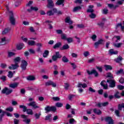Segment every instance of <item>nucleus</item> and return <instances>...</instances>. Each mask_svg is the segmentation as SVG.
Instances as JSON below:
<instances>
[{
  "label": "nucleus",
  "mask_w": 124,
  "mask_h": 124,
  "mask_svg": "<svg viewBox=\"0 0 124 124\" xmlns=\"http://www.w3.org/2000/svg\"><path fill=\"white\" fill-rule=\"evenodd\" d=\"M77 87L78 88H81V87H82V88L85 89V88H87V87H88V85H87V84L86 83L82 84L81 83H79L78 84Z\"/></svg>",
  "instance_id": "obj_23"
},
{
  "label": "nucleus",
  "mask_w": 124,
  "mask_h": 124,
  "mask_svg": "<svg viewBox=\"0 0 124 124\" xmlns=\"http://www.w3.org/2000/svg\"><path fill=\"white\" fill-rule=\"evenodd\" d=\"M13 70H15V69H16L19 67L18 64L15 63V64H11Z\"/></svg>",
  "instance_id": "obj_39"
},
{
  "label": "nucleus",
  "mask_w": 124,
  "mask_h": 124,
  "mask_svg": "<svg viewBox=\"0 0 124 124\" xmlns=\"http://www.w3.org/2000/svg\"><path fill=\"white\" fill-rule=\"evenodd\" d=\"M27 79L28 80V81H34V80H35V77L33 76H29L27 77Z\"/></svg>",
  "instance_id": "obj_28"
},
{
  "label": "nucleus",
  "mask_w": 124,
  "mask_h": 124,
  "mask_svg": "<svg viewBox=\"0 0 124 124\" xmlns=\"http://www.w3.org/2000/svg\"><path fill=\"white\" fill-rule=\"evenodd\" d=\"M78 28H79V29H85V26L83 24H78L77 25Z\"/></svg>",
  "instance_id": "obj_49"
},
{
  "label": "nucleus",
  "mask_w": 124,
  "mask_h": 124,
  "mask_svg": "<svg viewBox=\"0 0 124 124\" xmlns=\"http://www.w3.org/2000/svg\"><path fill=\"white\" fill-rule=\"evenodd\" d=\"M5 41H6L5 38H2L1 41L0 42V45H4L5 44Z\"/></svg>",
  "instance_id": "obj_41"
},
{
  "label": "nucleus",
  "mask_w": 124,
  "mask_h": 124,
  "mask_svg": "<svg viewBox=\"0 0 124 124\" xmlns=\"http://www.w3.org/2000/svg\"><path fill=\"white\" fill-rule=\"evenodd\" d=\"M9 21L11 25H13V26L15 25L16 19L14 17V14H13V12H10Z\"/></svg>",
  "instance_id": "obj_4"
},
{
  "label": "nucleus",
  "mask_w": 124,
  "mask_h": 124,
  "mask_svg": "<svg viewBox=\"0 0 124 124\" xmlns=\"http://www.w3.org/2000/svg\"><path fill=\"white\" fill-rule=\"evenodd\" d=\"M23 47H24V44H19L16 46V48L18 50H22Z\"/></svg>",
  "instance_id": "obj_31"
},
{
  "label": "nucleus",
  "mask_w": 124,
  "mask_h": 124,
  "mask_svg": "<svg viewBox=\"0 0 124 124\" xmlns=\"http://www.w3.org/2000/svg\"><path fill=\"white\" fill-rule=\"evenodd\" d=\"M64 89L65 90H68V89L69 88V84H68V83H64Z\"/></svg>",
  "instance_id": "obj_52"
},
{
  "label": "nucleus",
  "mask_w": 124,
  "mask_h": 124,
  "mask_svg": "<svg viewBox=\"0 0 124 124\" xmlns=\"http://www.w3.org/2000/svg\"><path fill=\"white\" fill-rule=\"evenodd\" d=\"M48 55H49V51L47 50H45L43 56L44 58H47Z\"/></svg>",
  "instance_id": "obj_35"
},
{
  "label": "nucleus",
  "mask_w": 124,
  "mask_h": 124,
  "mask_svg": "<svg viewBox=\"0 0 124 124\" xmlns=\"http://www.w3.org/2000/svg\"><path fill=\"white\" fill-rule=\"evenodd\" d=\"M46 15H48V16H53L54 15V13L53 12V11L49 10L46 12Z\"/></svg>",
  "instance_id": "obj_43"
},
{
  "label": "nucleus",
  "mask_w": 124,
  "mask_h": 124,
  "mask_svg": "<svg viewBox=\"0 0 124 124\" xmlns=\"http://www.w3.org/2000/svg\"><path fill=\"white\" fill-rule=\"evenodd\" d=\"M64 0H58L55 3L56 5H62L64 6Z\"/></svg>",
  "instance_id": "obj_17"
},
{
  "label": "nucleus",
  "mask_w": 124,
  "mask_h": 124,
  "mask_svg": "<svg viewBox=\"0 0 124 124\" xmlns=\"http://www.w3.org/2000/svg\"><path fill=\"white\" fill-rule=\"evenodd\" d=\"M18 85H19L18 82H14L9 84V87L11 88L12 89H16V88L18 87Z\"/></svg>",
  "instance_id": "obj_16"
},
{
  "label": "nucleus",
  "mask_w": 124,
  "mask_h": 124,
  "mask_svg": "<svg viewBox=\"0 0 124 124\" xmlns=\"http://www.w3.org/2000/svg\"><path fill=\"white\" fill-rule=\"evenodd\" d=\"M20 109H23V112H26L27 111V107L24 105H20L19 106Z\"/></svg>",
  "instance_id": "obj_37"
},
{
  "label": "nucleus",
  "mask_w": 124,
  "mask_h": 124,
  "mask_svg": "<svg viewBox=\"0 0 124 124\" xmlns=\"http://www.w3.org/2000/svg\"><path fill=\"white\" fill-rule=\"evenodd\" d=\"M33 3V2L31 0H30L28 2V3L26 4V6L30 7Z\"/></svg>",
  "instance_id": "obj_63"
},
{
  "label": "nucleus",
  "mask_w": 124,
  "mask_h": 124,
  "mask_svg": "<svg viewBox=\"0 0 124 124\" xmlns=\"http://www.w3.org/2000/svg\"><path fill=\"white\" fill-rule=\"evenodd\" d=\"M106 78H109V79H114V77L112 75V73L108 72L107 73Z\"/></svg>",
  "instance_id": "obj_27"
},
{
  "label": "nucleus",
  "mask_w": 124,
  "mask_h": 124,
  "mask_svg": "<svg viewBox=\"0 0 124 124\" xmlns=\"http://www.w3.org/2000/svg\"><path fill=\"white\" fill-rule=\"evenodd\" d=\"M55 6V4L52 0H47V4L46 5V7L47 8H49V9H52L54 8Z\"/></svg>",
  "instance_id": "obj_10"
},
{
  "label": "nucleus",
  "mask_w": 124,
  "mask_h": 124,
  "mask_svg": "<svg viewBox=\"0 0 124 124\" xmlns=\"http://www.w3.org/2000/svg\"><path fill=\"white\" fill-rule=\"evenodd\" d=\"M81 9H82V7H81V6H78L75 7L73 10V12H76L78 10H81Z\"/></svg>",
  "instance_id": "obj_34"
},
{
  "label": "nucleus",
  "mask_w": 124,
  "mask_h": 124,
  "mask_svg": "<svg viewBox=\"0 0 124 124\" xmlns=\"http://www.w3.org/2000/svg\"><path fill=\"white\" fill-rule=\"evenodd\" d=\"M93 112L95 114H96L97 115H101V114H102V112L101 111V110H100V109H98L96 108H95L93 109Z\"/></svg>",
  "instance_id": "obj_19"
},
{
  "label": "nucleus",
  "mask_w": 124,
  "mask_h": 124,
  "mask_svg": "<svg viewBox=\"0 0 124 124\" xmlns=\"http://www.w3.org/2000/svg\"><path fill=\"white\" fill-rule=\"evenodd\" d=\"M105 120L107 123H108V124H114V120L110 116L107 117Z\"/></svg>",
  "instance_id": "obj_14"
},
{
  "label": "nucleus",
  "mask_w": 124,
  "mask_h": 124,
  "mask_svg": "<svg viewBox=\"0 0 124 124\" xmlns=\"http://www.w3.org/2000/svg\"><path fill=\"white\" fill-rule=\"evenodd\" d=\"M83 55L85 58H87V57H88V56H90V52L88 51H85L83 53Z\"/></svg>",
  "instance_id": "obj_56"
},
{
  "label": "nucleus",
  "mask_w": 124,
  "mask_h": 124,
  "mask_svg": "<svg viewBox=\"0 0 124 124\" xmlns=\"http://www.w3.org/2000/svg\"><path fill=\"white\" fill-rule=\"evenodd\" d=\"M28 44L29 46H33L35 45V41L32 40L29 41Z\"/></svg>",
  "instance_id": "obj_32"
},
{
  "label": "nucleus",
  "mask_w": 124,
  "mask_h": 124,
  "mask_svg": "<svg viewBox=\"0 0 124 124\" xmlns=\"http://www.w3.org/2000/svg\"><path fill=\"white\" fill-rule=\"evenodd\" d=\"M107 82L109 84L108 87L109 88H115L116 87V80L114 78H108L107 80Z\"/></svg>",
  "instance_id": "obj_3"
},
{
  "label": "nucleus",
  "mask_w": 124,
  "mask_h": 124,
  "mask_svg": "<svg viewBox=\"0 0 124 124\" xmlns=\"http://www.w3.org/2000/svg\"><path fill=\"white\" fill-rule=\"evenodd\" d=\"M13 110H14V108L12 107H9L6 108V111H8V112H13Z\"/></svg>",
  "instance_id": "obj_57"
},
{
  "label": "nucleus",
  "mask_w": 124,
  "mask_h": 124,
  "mask_svg": "<svg viewBox=\"0 0 124 124\" xmlns=\"http://www.w3.org/2000/svg\"><path fill=\"white\" fill-rule=\"evenodd\" d=\"M69 48L70 47L68 44H65L63 45L62 47L60 48V50H61V51H63V50H68Z\"/></svg>",
  "instance_id": "obj_20"
},
{
  "label": "nucleus",
  "mask_w": 124,
  "mask_h": 124,
  "mask_svg": "<svg viewBox=\"0 0 124 124\" xmlns=\"http://www.w3.org/2000/svg\"><path fill=\"white\" fill-rule=\"evenodd\" d=\"M14 61L15 63L18 64L19 63H20V62H21V58L20 57H17L14 60Z\"/></svg>",
  "instance_id": "obj_22"
},
{
  "label": "nucleus",
  "mask_w": 124,
  "mask_h": 124,
  "mask_svg": "<svg viewBox=\"0 0 124 124\" xmlns=\"http://www.w3.org/2000/svg\"><path fill=\"white\" fill-rule=\"evenodd\" d=\"M27 66H28V62L26 60H22L20 64V67H21L22 70H26Z\"/></svg>",
  "instance_id": "obj_9"
},
{
  "label": "nucleus",
  "mask_w": 124,
  "mask_h": 124,
  "mask_svg": "<svg viewBox=\"0 0 124 124\" xmlns=\"http://www.w3.org/2000/svg\"><path fill=\"white\" fill-rule=\"evenodd\" d=\"M62 62H68L69 60H68V59H67L66 56H64L62 58Z\"/></svg>",
  "instance_id": "obj_40"
},
{
  "label": "nucleus",
  "mask_w": 124,
  "mask_h": 124,
  "mask_svg": "<svg viewBox=\"0 0 124 124\" xmlns=\"http://www.w3.org/2000/svg\"><path fill=\"white\" fill-rule=\"evenodd\" d=\"M108 54L112 56V55H117L118 54V51H114V49H110L108 51Z\"/></svg>",
  "instance_id": "obj_21"
},
{
  "label": "nucleus",
  "mask_w": 124,
  "mask_h": 124,
  "mask_svg": "<svg viewBox=\"0 0 124 124\" xmlns=\"http://www.w3.org/2000/svg\"><path fill=\"white\" fill-rule=\"evenodd\" d=\"M13 92L12 90H9L8 88L5 87L1 91V93L3 94H5L6 95H8Z\"/></svg>",
  "instance_id": "obj_6"
},
{
  "label": "nucleus",
  "mask_w": 124,
  "mask_h": 124,
  "mask_svg": "<svg viewBox=\"0 0 124 124\" xmlns=\"http://www.w3.org/2000/svg\"><path fill=\"white\" fill-rule=\"evenodd\" d=\"M10 31V29L9 28H5L3 31L2 32V34L4 35V34H6V33H8L9 31Z\"/></svg>",
  "instance_id": "obj_30"
},
{
  "label": "nucleus",
  "mask_w": 124,
  "mask_h": 124,
  "mask_svg": "<svg viewBox=\"0 0 124 124\" xmlns=\"http://www.w3.org/2000/svg\"><path fill=\"white\" fill-rule=\"evenodd\" d=\"M117 88L120 91H123V90H124V86L121 85H119L117 86Z\"/></svg>",
  "instance_id": "obj_50"
},
{
  "label": "nucleus",
  "mask_w": 124,
  "mask_h": 124,
  "mask_svg": "<svg viewBox=\"0 0 124 124\" xmlns=\"http://www.w3.org/2000/svg\"><path fill=\"white\" fill-rule=\"evenodd\" d=\"M51 118H52V114H49L46 116L45 120V121H49V122H51L52 119Z\"/></svg>",
  "instance_id": "obj_24"
},
{
  "label": "nucleus",
  "mask_w": 124,
  "mask_h": 124,
  "mask_svg": "<svg viewBox=\"0 0 124 124\" xmlns=\"http://www.w3.org/2000/svg\"><path fill=\"white\" fill-rule=\"evenodd\" d=\"M40 116H41V112H40L39 113H36L34 115L36 120L39 119L40 118Z\"/></svg>",
  "instance_id": "obj_38"
},
{
  "label": "nucleus",
  "mask_w": 124,
  "mask_h": 124,
  "mask_svg": "<svg viewBox=\"0 0 124 124\" xmlns=\"http://www.w3.org/2000/svg\"><path fill=\"white\" fill-rule=\"evenodd\" d=\"M87 72L89 75H92V74H93L95 77H98V72L94 69L92 70L91 71L87 70Z\"/></svg>",
  "instance_id": "obj_13"
},
{
  "label": "nucleus",
  "mask_w": 124,
  "mask_h": 124,
  "mask_svg": "<svg viewBox=\"0 0 124 124\" xmlns=\"http://www.w3.org/2000/svg\"><path fill=\"white\" fill-rule=\"evenodd\" d=\"M122 61H123V57L121 56H118V57L115 60V62H120Z\"/></svg>",
  "instance_id": "obj_36"
},
{
  "label": "nucleus",
  "mask_w": 124,
  "mask_h": 124,
  "mask_svg": "<svg viewBox=\"0 0 124 124\" xmlns=\"http://www.w3.org/2000/svg\"><path fill=\"white\" fill-rule=\"evenodd\" d=\"M19 123H20V120L15 118L14 119V124H19Z\"/></svg>",
  "instance_id": "obj_58"
},
{
  "label": "nucleus",
  "mask_w": 124,
  "mask_h": 124,
  "mask_svg": "<svg viewBox=\"0 0 124 124\" xmlns=\"http://www.w3.org/2000/svg\"><path fill=\"white\" fill-rule=\"evenodd\" d=\"M52 99H53L54 101H60L61 99L59 97H53Z\"/></svg>",
  "instance_id": "obj_51"
},
{
  "label": "nucleus",
  "mask_w": 124,
  "mask_h": 124,
  "mask_svg": "<svg viewBox=\"0 0 124 124\" xmlns=\"http://www.w3.org/2000/svg\"><path fill=\"white\" fill-rule=\"evenodd\" d=\"M106 21V18H103L102 19V21L99 22L97 25L99 27V28H101V29H103L104 28V26L105 25V22Z\"/></svg>",
  "instance_id": "obj_11"
},
{
  "label": "nucleus",
  "mask_w": 124,
  "mask_h": 124,
  "mask_svg": "<svg viewBox=\"0 0 124 124\" xmlns=\"http://www.w3.org/2000/svg\"><path fill=\"white\" fill-rule=\"evenodd\" d=\"M89 17H90V18H91V19H94V18H95V17H96V15L95 14L91 13V14L89 15Z\"/></svg>",
  "instance_id": "obj_48"
},
{
  "label": "nucleus",
  "mask_w": 124,
  "mask_h": 124,
  "mask_svg": "<svg viewBox=\"0 0 124 124\" xmlns=\"http://www.w3.org/2000/svg\"><path fill=\"white\" fill-rule=\"evenodd\" d=\"M13 72H12V71H10L8 72V74L7 75L8 77H9V78H12V77H13Z\"/></svg>",
  "instance_id": "obj_44"
},
{
  "label": "nucleus",
  "mask_w": 124,
  "mask_h": 124,
  "mask_svg": "<svg viewBox=\"0 0 124 124\" xmlns=\"http://www.w3.org/2000/svg\"><path fill=\"white\" fill-rule=\"evenodd\" d=\"M28 106H31L34 109H37L39 108L37 105H36V103L35 101L31 102L30 103L28 104Z\"/></svg>",
  "instance_id": "obj_15"
},
{
  "label": "nucleus",
  "mask_w": 124,
  "mask_h": 124,
  "mask_svg": "<svg viewBox=\"0 0 124 124\" xmlns=\"http://www.w3.org/2000/svg\"><path fill=\"white\" fill-rule=\"evenodd\" d=\"M16 54L13 52H9L8 53V58H11V57H13V56H15Z\"/></svg>",
  "instance_id": "obj_42"
},
{
  "label": "nucleus",
  "mask_w": 124,
  "mask_h": 124,
  "mask_svg": "<svg viewBox=\"0 0 124 124\" xmlns=\"http://www.w3.org/2000/svg\"><path fill=\"white\" fill-rule=\"evenodd\" d=\"M26 112L28 115H33V111L31 109H27Z\"/></svg>",
  "instance_id": "obj_33"
},
{
  "label": "nucleus",
  "mask_w": 124,
  "mask_h": 124,
  "mask_svg": "<svg viewBox=\"0 0 124 124\" xmlns=\"http://www.w3.org/2000/svg\"><path fill=\"white\" fill-rule=\"evenodd\" d=\"M45 110L46 113H49V112H56L57 111V107L55 106H47L45 108Z\"/></svg>",
  "instance_id": "obj_2"
},
{
  "label": "nucleus",
  "mask_w": 124,
  "mask_h": 124,
  "mask_svg": "<svg viewBox=\"0 0 124 124\" xmlns=\"http://www.w3.org/2000/svg\"><path fill=\"white\" fill-rule=\"evenodd\" d=\"M123 108H124V103L122 104H119L118 106V109H116L114 111V113L117 116V117H121V115H120V111H122L123 110Z\"/></svg>",
  "instance_id": "obj_1"
},
{
  "label": "nucleus",
  "mask_w": 124,
  "mask_h": 124,
  "mask_svg": "<svg viewBox=\"0 0 124 124\" xmlns=\"http://www.w3.org/2000/svg\"><path fill=\"white\" fill-rule=\"evenodd\" d=\"M0 67H1V68H3V69H4L7 67V65L6 64L2 63L0 64Z\"/></svg>",
  "instance_id": "obj_54"
},
{
  "label": "nucleus",
  "mask_w": 124,
  "mask_h": 124,
  "mask_svg": "<svg viewBox=\"0 0 124 124\" xmlns=\"http://www.w3.org/2000/svg\"><path fill=\"white\" fill-rule=\"evenodd\" d=\"M45 85L46 87H48V86H52L53 88H56V87H57V83L53 82L52 80H48L47 82H46Z\"/></svg>",
  "instance_id": "obj_12"
},
{
  "label": "nucleus",
  "mask_w": 124,
  "mask_h": 124,
  "mask_svg": "<svg viewBox=\"0 0 124 124\" xmlns=\"http://www.w3.org/2000/svg\"><path fill=\"white\" fill-rule=\"evenodd\" d=\"M62 56L60 54V52L56 51L55 52V55H54L52 56V60L53 62H56L57 61L58 59H61L62 58Z\"/></svg>",
  "instance_id": "obj_5"
},
{
  "label": "nucleus",
  "mask_w": 124,
  "mask_h": 124,
  "mask_svg": "<svg viewBox=\"0 0 124 124\" xmlns=\"http://www.w3.org/2000/svg\"><path fill=\"white\" fill-rule=\"evenodd\" d=\"M120 94V92H117L115 94H114V97L116 98L119 99L121 98V96L119 95Z\"/></svg>",
  "instance_id": "obj_45"
},
{
  "label": "nucleus",
  "mask_w": 124,
  "mask_h": 124,
  "mask_svg": "<svg viewBox=\"0 0 124 124\" xmlns=\"http://www.w3.org/2000/svg\"><path fill=\"white\" fill-rule=\"evenodd\" d=\"M21 117L22 119H23L22 121L24 123H26L27 124H30V123H31V119H28V115L22 114L21 115Z\"/></svg>",
  "instance_id": "obj_7"
},
{
  "label": "nucleus",
  "mask_w": 124,
  "mask_h": 124,
  "mask_svg": "<svg viewBox=\"0 0 124 124\" xmlns=\"http://www.w3.org/2000/svg\"><path fill=\"white\" fill-rule=\"evenodd\" d=\"M96 69H98V71H99V72H102L103 71V69H102V67H99L97 66H96Z\"/></svg>",
  "instance_id": "obj_64"
},
{
  "label": "nucleus",
  "mask_w": 124,
  "mask_h": 124,
  "mask_svg": "<svg viewBox=\"0 0 124 124\" xmlns=\"http://www.w3.org/2000/svg\"><path fill=\"white\" fill-rule=\"evenodd\" d=\"M63 104L62 103H60V102H57L56 104V107H58V108H60L61 107H62Z\"/></svg>",
  "instance_id": "obj_46"
},
{
  "label": "nucleus",
  "mask_w": 124,
  "mask_h": 124,
  "mask_svg": "<svg viewBox=\"0 0 124 124\" xmlns=\"http://www.w3.org/2000/svg\"><path fill=\"white\" fill-rule=\"evenodd\" d=\"M61 39L62 40H67V38L66 37V35H65V34H63L61 35Z\"/></svg>",
  "instance_id": "obj_53"
},
{
  "label": "nucleus",
  "mask_w": 124,
  "mask_h": 124,
  "mask_svg": "<svg viewBox=\"0 0 124 124\" xmlns=\"http://www.w3.org/2000/svg\"><path fill=\"white\" fill-rule=\"evenodd\" d=\"M56 32L58 34H62V30H56Z\"/></svg>",
  "instance_id": "obj_62"
},
{
  "label": "nucleus",
  "mask_w": 124,
  "mask_h": 124,
  "mask_svg": "<svg viewBox=\"0 0 124 124\" xmlns=\"http://www.w3.org/2000/svg\"><path fill=\"white\" fill-rule=\"evenodd\" d=\"M87 12L88 13H93V12H94V10L93 9H88L87 10Z\"/></svg>",
  "instance_id": "obj_60"
},
{
  "label": "nucleus",
  "mask_w": 124,
  "mask_h": 124,
  "mask_svg": "<svg viewBox=\"0 0 124 124\" xmlns=\"http://www.w3.org/2000/svg\"><path fill=\"white\" fill-rule=\"evenodd\" d=\"M76 95L69 94L68 96L69 100H72V98L76 96Z\"/></svg>",
  "instance_id": "obj_59"
},
{
  "label": "nucleus",
  "mask_w": 124,
  "mask_h": 124,
  "mask_svg": "<svg viewBox=\"0 0 124 124\" xmlns=\"http://www.w3.org/2000/svg\"><path fill=\"white\" fill-rule=\"evenodd\" d=\"M66 40L68 43H71V42H73V39L71 37L67 38Z\"/></svg>",
  "instance_id": "obj_55"
},
{
  "label": "nucleus",
  "mask_w": 124,
  "mask_h": 124,
  "mask_svg": "<svg viewBox=\"0 0 124 124\" xmlns=\"http://www.w3.org/2000/svg\"><path fill=\"white\" fill-rule=\"evenodd\" d=\"M123 72H124V69H120V70L116 72V74H117V75H120V74H122Z\"/></svg>",
  "instance_id": "obj_47"
},
{
  "label": "nucleus",
  "mask_w": 124,
  "mask_h": 124,
  "mask_svg": "<svg viewBox=\"0 0 124 124\" xmlns=\"http://www.w3.org/2000/svg\"><path fill=\"white\" fill-rule=\"evenodd\" d=\"M31 8L32 9V11L33 10L34 11H38V8L37 7L31 6Z\"/></svg>",
  "instance_id": "obj_61"
},
{
  "label": "nucleus",
  "mask_w": 124,
  "mask_h": 124,
  "mask_svg": "<svg viewBox=\"0 0 124 124\" xmlns=\"http://www.w3.org/2000/svg\"><path fill=\"white\" fill-rule=\"evenodd\" d=\"M61 46H62V43L58 42L53 46V49H57V48H60Z\"/></svg>",
  "instance_id": "obj_29"
},
{
  "label": "nucleus",
  "mask_w": 124,
  "mask_h": 124,
  "mask_svg": "<svg viewBox=\"0 0 124 124\" xmlns=\"http://www.w3.org/2000/svg\"><path fill=\"white\" fill-rule=\"evenodd\" d=\"M104 67H105L106 71L108 70H112L113 69V67L110 65H105Z\"/></svg>",
  "instance_id": "obj_25"
},
{
  "label": "nucleus",
  "mask_w": 124,
  "mask_h": 124,
  "mask_svg": "<svg viewBox=\"0 0 124 124\" xmlns=\"http://www.w3.org/2000/svg\"><path fill=\"white\" fill-rule=\"evenodd\" d=\"M65 23H67L70 25H72L73 24V21H72L70 19V16H68L65 19Z\"/></svg>",
  "instance_id": "obj_18"
},
{
  "label": "nucleus",
  "mask_w": 124,
  "mask_h": 124,
  "mask_svg": "<svg viewBox=\"0 0 124 124\" xmlns=\"http://www.w3.org/2000/svg\"><path fill=\"white\" fill-rule=\"evenodd\" d=\"M103 42H104V40H103V39H100L98 41L95 42L94 44L95 48H98V46H99V45H103Z\"/></svg>",
  "instance_id": "obj_8"
},
{
  "label": "nucleus",
  "mask_w": 124,
  "mask_h": 124,
  "mask_svg": "<svg viewBox=\"0 0 124 124\" xmlns=\"http://www.w3.org/2000/svg\"><path fill=\"white\" fill-rule=\"evenodd\" d=\"M113 45L114 46L115 48H121L122 47V45H123L122 43H113Z\"/></svg>",
  "instance_id": "obj_26"
}]
</instances>
